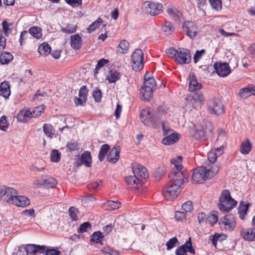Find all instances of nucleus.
Masks as SVG:
<instances>
[{
  "label": "nucleus",
  "mask_w": 255,
  "mask_h": 255,
  "mask_svg": "<svg viewBox=\"0 0 255 255\" xmlns=\"http://www.w3.org/2000/svg\"><path fill=\"white\" fill-rule=\"evenodd\" d=\"M12 255H26L24 246H21L17 249L15 250Z\"/></svg>",
  "instance_id": "nucleus-64"
},
{
  "label": "nucleus",
  "mask_w": 255,
  "mask_h": 255,
  "mask_svg": "<svg viewBox=\"0 0 255 255\" xmlns=\"http://www.w3.org/2000/svg\"><path fill=\"white\" fill-rule=\"evenodd\" d=\"M206 52L205 50L202 49L201 50H197L193 56L194 62L196 63L202 57L203 55Z\"/></svg>",
  "instance_id": "nucleus-62"
},
{
  "label": "nucleus",
  "mask_w": 255,
  "mask_h": 255,
  "mask_svg": "<svg viewBox=\"0 0 255 255\" xmlns=\"http://www.w3.org/2000/svg\"><path fill=\"white\" fill-rule=\"evenodd\" d=\"M252 145L249 139H246V141H243L240 146V151L243 154H248L251 150Z\"/></svg>",
  "instance_id": "nucleus-30"
},
{
  "label": "nucleus",
  "mask_w": 255,
  "mask_h": 255,
  "mask_svg": "<svg viewBox=\"0 0 255 255\" xmlns=\"http://www.w3.org/2000/svg\"><path fill=\"white\" fill-rule=\"evenodd\" d=\"M178 241L176 237H173L169 239L166 243V247L167 250H170L176 246V244H179Z\"/></svg>",
  "instance_id": "nucleus-54"
},
{
  "label": "nucleus",
  "mask_w": 255,
  "mask_h": 255,
  "mask_svg": "<svg viewBox=\"0 0 255 255\" xmlns=\"http://www.w3.org/2000/svg\"><path fill=\"white\" fill-rule=\"evenodd\" d=\"M210 179L204 166H201L195 169L192 174V181L196 183H202L206 180Z\"/></svg>",
  "instance_id": "nucleus-8"
},
{
  "label": "nucleus",
  "mask_w": 255,
  "mask_h": 255,
  "mask_svg": "<svg viewBox=\"0 0 255 255\" xmlns=\"http://www.w3.org/2000/svg\"><path fill=\"white\" fill-rule=\"evenodd\" d=\"M120 147L115 146L111 149L107 156V160L111 163H116L119 159Z\"/></svg>",
  "instance_id": "nucleus-20"
},
{
  "label": "nucleus",
  "mask_w": 255,
  "mask_h": 255,
  "mask_svg": "<svg viewBox=\"0 0 255 255\" xmlns=\"http://www.w3.org/2000/svg\"><path fill=\"white\" fill-rule=\"evenodd\" d=\"M213 245L216 247L218 241L221 242L226 240L227 236L224 234L215 233L213 236L210 237Z\"/></svg>",
  "instance_id": "nucleus-38"
},
{
  "label": "nucleus",
  "mask_w": 255,
  "mask_h": 255,
  "mask_svg": "<svg viewBox=\"0 0 255 255\" xmlns=\"http://www.w3.org/2000/svg\"><path fill=\"white\" fill-rule=\"evenodd\" d=\"M129 45V44L128 41L126 40H122L117 47V52L122 54L127 53L128 50Z\"/></svg>",
  "instance_id": "nucleus-33"
},
{
  "label": "nucleus",
  "mask_w": 255,
  "mask_h": 255,
  "mask_svg": "<svg viewBox=\"0 0 255 255\" xmlns=\"http://www.w3.org/2000/svg\"><path fill=\"white\" fill-rule=\"evenodd\" d=\"M103 22V19L100 17L98 18L96 21L93 22L89 25V27L87 28L88 32L90 33H91L97 28H98L100 25V24L102 23Z\"/></svg>",
  "instance_id": "nucleus-44"
},
{
  "label": "nucleus",
  "mask_w": 255,
  "mask_h": 255,
  "mask_svg": "<svg viewBox=\"0 0 255 255\" xmlns=\"http://www.w3.org/2000/svg\"><path fill=\"white\" fill-rule=\"evenodd\" d=\"M214 68L216 73L220 77H226L231 73L229 65L226 62H216L214 64Z\"/></svg>",
  "instance_id": "nucleus-11"
},
{
  "label": "nucleus",
  "mask_w": 255,
  "mask_h": 255,
  "mask_svg": "<svg viewBox=\"0 0 255 255\" xmlns=\"http://www.w3.org/2000/svg\"><path fill=\"white\" fill-rule=\"evenodd\" d=\"M13 24L12 23H8L6 20H4L2 22V29L4 34L6 36H8L12 30Z\"/></svg>",
  "instance_id": "nucleus-46"
},
{
  "label": "nucleus",
  "mask_w": 255,
  "mask_h": 255,
  "mask_svg": "<svg viewBox=\"0 0 255 255\" xmlns=\"http://www.w3.org/2000/svg\"><path fill=\"white\" fill-rule=\"evenodd\" d=\"M121 77V74L120 72L116 70H111L110 71L107 79L110 83H113L119 80Z\"/></svg>",
  "instance_id": "nucleus-31"
},
{
  "label": "nucleus",
  "mask_w": 255,
  "mask_h": 255,
  "mask_svg": "<svg viewBox=\"0 0 255 255\" xmlns=\"http://www.w3.org/2000/svg\"><path fill=\"white\" fill-rule=\"evenodd\" d=\"M51 161L54 162H58L60 160L61 153L57 149H53L50 154Z\"/></svg>",
  "instance_id": "nucleus-47"
},
{
  "label": "nucleus",
  "mask_w": 255,
  "mask_h": 255,
  "mask_svg": "<svg viewBox=\"0 0 255 255\" xmlns=\"http://www.w3.org/2000/svg\"><path fill=\"white\" fill-rule=\"evenodd\" d=\"M182 157L178 156L177 158H172L170 160L174 164L176 170H172L169 174V181L163 189V195L168 201H172L177 198L181 192V186L184 183V174L181 170L182 166L181 164Z\"/></svg>",
  "instance_id": "nucleus-1"
},
{
  "label": "nucleus",
  "mask_w": 255,
  "mask_h": 255,
  "mask_svg": "<svg viewBox=\"0 0 255 255\" xmlns=\"http://www.w3.org/2000/svg\"><path fill=\"white\" fill-rule=\"evenodd\" d=\"M38 184L46 188H53L57 184V180L53 177H49L46 179L38 180Z\"/></svg>",
  "instance_id": "nucleus-25"
},
{
  "label": "nucleus",
  "mask_w": 255,
  "mask_h": 255,
  "mask_svg": "<svg viewBox=\"0 0 255 255\" xmlns=\"http://www.w3.org/2000/svg\"><path fill=\"white\" fill-rule=\"evenodd\" d=\"M69 215L73 221H76L77 220V213L78 212L77 209L74 207H71L69 209Z\"/></svg>",
  "instance_id": "nucleus-63"
},
{
  "label": "nucleus",
  "mask_w": 255,
  "mask_h": 255,
  "mask_svg": "<svg viewBox=\"0 0 255 255\" xmlns=\"http://www.w3.org/2000/svg\"><path fill=\"white\" fill-rule=\"evenodd\" d=\"M110 149V147L109 144H105L101 146L98 155L99 160L101 162H102L104 160L105 156L107 155Z\"/></svg>",
  "instance_id": "nucleus-37"
},
{
  "label": "nucleus",
  "mask_w": 255,
  "mask_h": 255,
  "mask_svg": "<svg viewBox=\"0 0 255 255\" xmlns=\"http://www.w3.org/2000/svg\"><path fill=\"white\" fill-rule=\"evenodd\" d=\"M90 238L91 242H94L97 244L100 243L102 245V240L104 238V236L101 232L97 231L94 232Z\"/></svg>",
  "instance_id": "nucleus-34"
},
{
  "label": "nucleus",
  "mask_w": 255,
  "mask_h": 255,
  "mask_svg": "<svg viewBox=\"0 0 255 255\" xmlns=\"http://www.w3.org/2000/svg\"><path fill=\"white\" fill-rule=\"evenodd\" d=\"M10 204L16 205L17 207H25L30 204V200L24 196H17L16 194L13 198V203Z\"/></svg>",
  "instance_id": "nucleus-18"
},
{
  "label": "nucleus",
  "mask_w": 255,
  "mask_h": 255,
  "mask_svg": "<svg viewBox=\"0 0 255 255\" xmlns=\"http://www.w3.org/2000/svg\"><path fill=\"white\" fill-rule=\"evenodd\" d=\"M38 50L40 55L46 56L50 53L51 49L47 43L43 42L39 45Z\"/></svg>",
  "instance_id": "nucleus-32"
},
{
  "label": "nucleus",
  "mask_w": 255,
  "mask_h": 255,
  "mask_svg": "<svg viewBox=\"0 0 255 255\" xmlns=\"http://www.w3.org/2000/svg\"><path fill=\"white\" fill-rule=\"evenodd\" d=\"M239 95L242 98H247L251 95L255 96V86L254 85H249L245 88H242Z\"/></svg>",
  "instance_id": "nucleus-23"
},
{
  "label": "nucleus",
  "mask_w": 255,
  "mask_h": 255,
  "mask_svg": "<svg viewBox=\"0 0 255 255\" xmlns=\"http://www.w3.org/2000/svg\"><path fill=\"white\" fill-rule=\"evenodd\" d=\"M26 255L28 254H36V245L35 244H27L24 247Z\"/></svg>",
  "instance_id": "nucleus-56"
},
{
  "label": "nucleus",
  "mask_w": 255,
  "mask_h": 255,
  "mask_svg": "<svg viewBox=\"0 0 255 255\" xmlns=\"http://www.w3.org/2000/svg\"><path fill=\"white\" fill-rule=\"evenodd\" d=\"M165 173V168L164 167H159L157 168L153 172V175L156 180H159L161 179V177Z\"/></svg>",
  "instance_id": "nucleus-48"
},
{
  "label": "nucleus",
  "mask_w": 255,
  "mask_h": 255,
  "mask_svg": "<svg viewBox=\"0 0 255 255\" xmlns=\"http://www.w3.org/2000/svg\"><path fill=\"white\" fill-rule=\"evenodd\" d=\"M106 205L108 206L111 210H115L120 208L121 203L118 201H108Z\"/></svg>",
  "instance_id": "nucleus-60"
},
{
  "label": "nucleus",
  "mask_w": 255,
  "mask_h": 255,
  "mask_svg": "<svg viewBox=\"0 0 255 255\" xmlns=\"http://www.w3.org/2000/svg\"><path fill=\"white\" fill-rule=\"evenodd\" d=\"M66 146L70 151L78 150L79 148L78 143L76 141H71L68 142Z\"/></svg>",
  "instance_id": "nucleus-59"
},
{
  "label": "nucleus",
  "mask_w": 255,
  "mask_h": 255,
  "mask_svg": "<svg viewBox=\"0 0 255 255\" xmlns=\"http://www.w3.org/2000/svg\"><path fill=\"white\" fill-rule=\"evenodd\" d=\"M219 201V208L221 211L225 212L231 211L237 204V202L231 197L230 192L228 190L222 191Z\"/></svg>",
  "instance_id": "nucleus-3"
},
{
  "label": "nucleus",
  "mask_w": 255,
  "mask_h": 255,
  "mask_svg": "<svg viewBox=\"0 0 255 255\" xmlns=\"http://www.w3.org/2000/svg\"><path fill=\"white\" fill-rule=\"evenodd\" d=\"M88 89L86 86H82L79 91V97L83 98L84 102L87 100Z\"/></svg>",
  "instance_id": "nucleus-52"
},
{
  "label": "nucleus",
  "mask_w": 255,
  "mask_h": 255,
  "mask_svg": "<svg viewBox=\"0 0 255 255\" xmlns=\"http://www.w3.org/2000/svg\"><path fill=\"white\" fill-rule=\"evenodd\" d=\"M12 58V55L10 53H3L0 55V63L1 64H8Z\"/></svg>",
  "instance_id": "nucleus-43"
},
{
  "label": "nucleus",
  "mask_w": 255,
  "mask_h": 255,
  "mask_svg": "<svg viewBox=\"0 0 255 255\" xmlns=\"http://www.w3.org/2000/svg\"><path fill=\"white\" fill-rule=\"evenodd\" d=\"M41 28L37 26H33L29 29V33L36 39L42 37Z\"/></svg>",
  "instance_id": "nucleus-39"
},
{
  "label": "nucleus",
  "mask_w": 255,
  "mask_h": 255,
  "mask_svg": "<svg viewBox=\"0 0 255 255\" xmlns=\"http://www.w3.org/2000/svg\"><path fill=\"white\" fill-rule=\"evenodd\" d=\"M92 225L89 222H86L81 224L78 229L79 233H84L88 231V229H91Z\"/></svg>",
  "instance_id": "nucleus-51"
},
{
  "label": "nucleus",
  "mask_w": 255,
  "mask_h": 255,
  "mask_svg": "<svg viewBox=\"0 0 255 255\" xmlns=\"http://www.w3.org/2000/svg\"><path fill=\"white\" fill-rule=\"evenodd\" d=\"M71 47L75 50H79L82 46V39L78 34L72 35L70 37Z\"/></svg>",
  "instance_id": "nucleus-24"
},
{
  "label": "nucleus",
  "mask_w": 255,
  "mask_h": 255,
  "mask_svg": "<svg viewBox=\"0 0 255 255\" xmlns=\"http://www.w3.org/2000/svg\"><path fill=\"white\" fill-rule=\"evenodd\" d=\"M43 129L45 134L50 138H52L54 135V128L50 124H44L43 126Z\"/></svg>",
  "instance_id": "nucleus-41"
},
{
  "label": "nucleus",
  "mask_w": 255,
  "mask_h": 255,
  "mask_svg": "<svg viewBox=\"0 0 255 255\" xmlns=\"http://www.w3.org/2000/svg\"><path fill=\"white\" fill-rule=\"evenodd\" d=\"M76 30V25L72 24H67L65 27H62V31L63 32L69 34L75 32Z\"/></svg>",
  "instance_id": "nucleus-50"
},
{
  "label": "nucleus",
  "mask_w": 255,
  "mask_h": 255,
  "mask_svg": "<svg viewBox=\"0 0 255 255\" xmlns=\"http://www.w3.org/2000/svg\"><path fill=\"white\" fill-rule=\"evenodd\" d=\"M208 111L211 114L219 115L224 112V106L221 101L217 98L209 100L207 104Z\"/></svg>",
  "instance_id": "nucleus-6"
},
{
  "label": "nucleus",
  "mask_w": 255,
  "mask_h": 255,
  "mask_svg": "<svg viewBox=\"0 0 255 255\" xmlns=\"http://www.w3.org/2000/svg\"><path fill=\"white\" fill-rule=\"evenodd\" d=\"M167 11L168 14L174 20H178L179 19L180 12L175 7L172 6H169L167 8Z\"/></svg>",
  "instance_id": "nucleus-40"
},
{
  "label": "nucleus",
  "mask_w": 255,
  "mask_h": 255,
  "mask_svg": "<svg viewBox=\"0 0 255 255\" xmlns=\"http://www.w3.org/2000/svg\"><path fill=\"white\" fill-rule=\"evenodd\" d=\"M162 29L165 34L170 35L174 31L175 27L171 22L165 21L162 27Z\"/></svg>",
  "instance_id": "nucleus-36"
},
{
  "label": "nucleus",
  "mask_w": 255,
  "mask_h": 255,
  "mask_svg": "<svg viewBox=\"0 0 255 255\" xmlns=\"http://www.w3.org/2000/svg\"><path fill=\"white\" fill-rule=\"evenodd\" d=\"M140 119L141 122L145 126L156 128L160 123V114L152 109H145L141 111Z\"/></svg>",
  "instance_id": "nucleus-2"
},
{
  "label": "nucleus",
  "mask_w": 255,
  "mask_h": 255,
  "mask_svg": "<svg viewBox=\"0 0 255 255\" xmlns=\"http://www.w3.org/2000/svg\"><path fill=\"white\" fill-rule=\"evenodd\" d=\"M109 60L108 59H105L104 58L101 59L98 61V63L96 66V68L94 70V75H96L98 73L99 70L103 67L106 64L109 63Z\"/></svg>",
  "instance_id": "nucleus-53"
},
{
  "label": "nucleus",
  "mask_w": 255,
  "mask_h": 255,
  "mask_svg": "<svg viewBox=\"0 0 255 255\" xmlns=\"http://www.w3.org/2000/svg\"><path fill=\"white\" fill-rule=\"evenodd\" d=\"M182 208L186 213H190L193 209L192 202L191 201H188L182 204Z\"/></svg>",
  "instance_id": "nucleus-58"
},
{
  "label": "nucleus",
  "mask_w": 255,
  "mask_h": 255,
  "mask_svg": "<svg viewBox=\"0 0 255 255\" xmlns=\"http://www.w3.org/2000/svg\"><path fill=\"white\" fill-rule=\"evenodd\" d=\"M35 111L31 112L29 110H21L18 112L16 118L20 123H27L31 118H34Z\"/></svg>",
  "instance_id": "nucleus-17"
},
{
  "label": "nucleus",
  "mask_w": 255,
  "mask_h": 255,
  "mask_svg": "<svg viewBox=\"0 0 255 255\" xmlns=\"http://www.w3.org/2000/svg\"><path fill=\"white\" fill-rule=\"evenodd\" d=\"M91 163L92 156L90 152L89 151H84L76 162L78 166L84 165L87 167L91 166Z\"/></svg>",
  "instance_id": "nucleus-16"
},
{
  "label": "nucleus",
  "mask_w": 255,
  "mask_h": 255,
  "mask_svg": "<svg viewBox=\"0 0 255 255\" xmlns=\"http://www.w3.org/2000/svg\"><path fill=\"white\" fill-rule=\"evenodd\" d=\"M10 94V86L8 82L4 81L0 85V95L8 98Z\"/></svg>",
  "instance_id": "nucleus-29"
},
{
  "label": "nucleus",
  "mask_w": 255,
  "mask_h": 255,
  "mask_svg": "<svg viewBox=\"0 0 255 255\" xmlns=\"http://www.w3.org/2000/svg\"><path fill=\"white\" fill-rule=\"evenodd\" d=\"M204 96L200 92H195L191 96H189L186 99L190 100V102L193 105L194 103L198 104L199 106L203 104L204 101Z\"/></svg>",
  "instance_id": "nucleus-21"
},
{
  "label": "nucleus",
  "mask_w": 255,
  "mask_h": 255,
  "mask_svg": "<svg viewBox=\"0 0 255 255\" xmlns=\"http://www.w3.org/2000/svg\"><path fill=\"white\" fill-rule=\"evenodd\" d=\"M179 139V134L177 133H172L163 138L161 142L164 145H171L177 142Z\"/></svg>",
  "instance_id": "nucleus-27"
},
{
  "label": "nucleus",
  "mask_w": 255,
  "mask_h": 255,
  "mask_svg": "<svg viewBox=\"0 0 255 255\" xmlns=\"http://www.w3.org/2000/svg\"><path fill=\"white\" fill-rule=\"evenodd\" d=\"M6 119L5 116H2L0 119V129L1 130L6 131L8 127L9 124Z\"/></svg>",
  "instance_id": "nucleus-55"
},
{
  "label": "nucleus",
  "mask_w": 255,
  "mask_h": 255,
  "mask_svg": "<svg viewBox=\"0 0 255 255\" xmlns=\"http://www.w3.org/2000/svg\"><path fill=\"white\" fill-rule=\"evenodd\" d=\"M153 90L151 88L143 87L140 93L142 94L143 99L149 101L152 97Z\"/></svg>",
  "instance_id": "nucleus-35"
},
{
  "label": "nucleus",
  "mask_w": 255,
  "mask_h": 255,
  "mask_svg": "<svg viewBox=\"0 0 255 255\" xmlns=\"http://www.w3.org/2000/svg\"><path fill=\"white\" fill-rule=\"evenodd\" d=\"M220 223L224 225L225 228L232 231L235 228L236 222L233 215L230 214L225 216L221 219Z\"/></svg>",
  "instance_id": "nucleus-14"
},
{
  "label": "nucleus",
  "mask_w": 255,
  "mask_h": 255,
  "mask_svg": "<svg viewBox=\"0 0 255 255\" xmlns=\"http://www.w3.org/2000/svg\"><path fill=\"white\" fill-rule=\"evenodd\" d=\"M182 28L186 34L193 39L198 32V26L191 21H186L183 23Z\"/></svg>",
  "instance_id": "nucleus-10"
},
{
  "label": "nucleus",
  "mask_w": 255,
  "mask_h": 255,
  "mask_svg": "<svg viewBox=\"0 0 255 255\" xmlns=\"http://www.w3.org/2000/svg\"><path fill=\"white\" fill-rule=\"evenodd\" d=\"M125 181L129 187L134 190H137L142 185L141 179L134 174L126 177Z\"/></svg>",
  "instance_id": "nucleus-15"
},
{
  "label": "nucleus",
  "mask_w": 255,
  "mask_h": 255,
  "mask_svg": "<svg viewBox=\"0 0 255 255\" xmlns=\"http://www.w3.org/2000/svg\"><path fill=\"white\" fill-rule=\"evenodd\" d=\"M212 8L217 11H220L222 8V0H209Z\"/></svg>",
  "instance_id": "nucleus-45"
},
{
  "label": "nucleus",
  "mask_w": 255,
  "mask_h": 255,
  "mask_svg": "<svg viewBox=\"0 0 255 255\" xmlns=\"http://www.w3.org/2000/svg\"><path fill=\"white\" fill-rule=\"evenodd\" d=\"M156 86V82L153 78L149 79L148 80L144 81L143 87H149L151 89L153 90L154 88Z\"/></svg>",
  "instance_id": "nucleus-61"
},
{
  "label": "nucleus",
  "mask_w": 255,
  "mask_h": 255,
  "mask_svg": "<svg viewBox=\"0 0 255 255\" xmlns=\"http://www.w3.org/2000/svg\"><path fill=\"white\" fill-rule=\"evenodd\" d=\"M205 168H206L207 175L210 179L214 177L219 170L218 165L215 164V163H208V165L205 166Z\"/></svg>",
  "instance_id": "nucleus-28"
},
{
  "label": "nucleus",
  "mask_w": 255,
  "mask_h": 255,
  "mask_svg": "<svg viewBox=\"0 0 255 255\" xmlns=\"http://www.w3.org/2000/svg\"><path fill=\"white\" fill-rule=\"evenodd\" d=\"M249 203L243 204V202H241L240 206L238 208V213L239 217L241 219H244L245 215L247 214V212L249 207Z\"/></svg>",
  "instance_id": "nucleus-42"
},
{
  "label": "nucleus",
  "mask_w": 255,
  "mask_h": 255,
  "mask_svg": "<svg viewBox=\"0 0 255 255\" xmlns=\"http://www.w3.org/2000/svg\"><path fill=\"white\" fill-rule=\"evenodd\" d=\"M163 6L160 3L153 1H146L141 7V10L145 13L150 14L152 16L159 14L163 11Z\"/></svg>",
  "instance_id": "nucleus-4"
},
{
  "label": "nucleus",
  "mask_w": 255,
  "mask_h": 255,
  "mask_svg": "<svg viewBox=\"0 0 255 255\" xmlns=\"http://www.w3.org/2000/svg\"><path fill=\"white\" fill-rule=\"evenodd\" d=\"M190 52L189 49L184 48L177 49V53L175 56V61L180 64H187L191 61Z\"/></svg>",
  "instance_id": "nucleus-9"
},
{
  "label": "nucleus",
  "mask_w": 255,
  "mask_h": 255,
  "mask_svg": "<svg viewBox=\"0 0 255 255\" xmlns=\"http://www.w3.org/2000/svg\"><path fill=\"white\" fill-rule=\"evenodd\" d=\"M206 134V132L202 126L195 127L193 130L192 136L196 140L204 139Z\"/></svg>",
  "instance_id": "nucleus-26"
},
{
  "label": "nucleus",
  "mask_w": 255,
  "mask_h": 255,
  "mask_svg": "<svg viewBox=\"0 0 255 255\" xmlns=\"http://www.w3.org/2000/svg\"><path fill=\"white\" fill-rule=\"evenodd\" d=\"M16 194V190L12 188L5 186L0 187V198L9 204L13 203V198Z\"/></svg>",
  "instance_id": "nucleus-7"
},
{
  "label": "nucleus",
  "mask_w": 255,
  "mask_h": 255,
  "mask_svg": "<svg viewBox=\"0 0 255 255\" xmlns=\"http://www.w3.org/2000/svg\"><path fill=\"white\" fill-rule=\"evenodd\" d=\"M241 236L246 241H255V228L243 229L241 231Z\"/></svg>",
  "instance_id": "nucleus-22"
},
{
  "label": "nucleus",
  "mask_w": 255,
  "mask_h": 255,
  "mask_svg": "<svg viewBox=\"0 0 255 255\" xmlns=\"http://www.w3.org/2000/svg\"><path fill=\"white\" fill-rule=\"evenodd\" d=\"M189 252L193 255L195 254V251L192 247L191 238L185 242V243L178 247L175 251L176 255H186L187 253Z\"/></svg>",
  "instance_id": "nucleus-12"
},
{
  "label": "nucleus",
  "mask_w": 255,
  "mask_h": 255,
  "mask_svg": "<svg viewBox=\"0 0 255 255\" xmlns=\"http://www.w3.org/2000/svg\"><path fill=\"white\" fill-rule=\"evenodd\" d=\"M132 170L133 174L135 175L138 178L141 179V180L148 177V173L146 168L137 163H134L132 164Z\"/></svg>",
  "instance_id": "nucleus-13"
},
{
  "label": "nucleus",
  "mask_w": 255,
  "mask_h": 255,
  "mask_svg": "<svg viewBox=\"0 0 255 255\" xmlns=\"http://www.w3.org/2000/svg\"><path fill=\"white\" fill-rule=\"evenodd\" d=\"M143 53L140 49H136L131 56V66L135 71H140L143 67Z\"/></svg>",
  "instance_id": "nucleus-5"
},
{
  "label": "nucleus",
  "mask_w": 255,
  "mask_h": 255,
  "mask_svg": "<svg viewBox=\"0 0 255 255\" xmlns=\"http://www.w3.org/2000/svg\"><path fill=\"white\" fill-rule=\"evenodd\" d=\"M189 90L190 92H194L202 88V84L198 82L195 74L191 72L189 76Z\"/></svg>",
  "instance_id": "nucleus-19"
},
{
  "label": "nucleus",
  "mask_w": 255,
  "mask_h": 255,
  "mask_svg": "<svg viewBox=\"0 0 255 255\" xmlns=\"http://www.w3.org/2000/svg\"><path fill=\"white\" fill-rule=\"evenodd\" d=\"M93 97L97 103H99L101 100L102 92L99 88H96L93 93Z\"/></svg>",
  "instance_id": "nucleus-57"
},
{
  "label": "nucleus",
  "mask_w": 255,
  "mask_h": 255,
  "mask_svg": "<svg viewBox=\"0 0 255 255\" xmlns=\"http://www.w3.org/2000/svg\"><path fill=\"white\" fill-rule=\"evenodd\" d=\"M218 221L217 212L213 211V213L209 215L206 220V222H208L211 225H214Z\"/></svg>",
  "instance_id": "nucleus-49"
}]
</instances>
